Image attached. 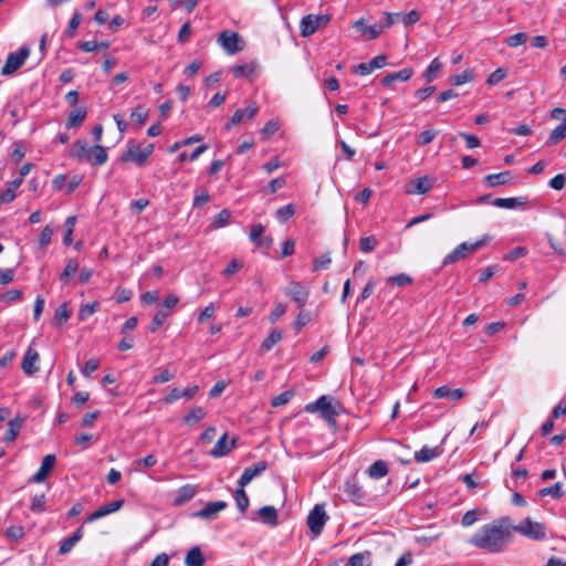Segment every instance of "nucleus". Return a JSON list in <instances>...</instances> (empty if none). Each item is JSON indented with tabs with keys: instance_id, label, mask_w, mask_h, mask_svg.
Wrapping results in <instances>:
<instances>
[{
	"instance_id": "nucleus-32",
	"label": "nucleus",
	"mask_w": 566,
	"mask_h": 566,
	"mask_svg": "<svg viewBox=\"0 0 566 566\" xmlns=\"http://www.w3.org/2000/svg\"><path fill=\"white\" fill-rule=\"evenodd\" d=\"M524 203L523 198H496L493 200V206L504 209H514Z\"/></svg>"
},
{
	"instance_id": "nucleus-9",
	"label": "nucleus",
	"mask_w": 566,
	"mask_h": 566,
	"mask_svg": "<svg viewBox=\"0 0 566 566\" xmlns=\"http://www.w3.org/2000/svg\"><path fill=\"white\" fill-rule=\"evenodd\" d=\"M218 43L228 54H235L243 49L241 36L233 31H222L218 36Z\"/></svg>"
},
{
	"instance_id": "nucleus-52",
	"label": "nucleus",
	"mask_w": 566,
	"mask_h": 566,
	"mask_svg": "<svg viewBox=\"0 0 566 566\" xmlns=\"http://www.w3.org/2000/svg\"><path fill=\"white\" fill-rule=\"evenodd\" d=\"M437 136V132L433 129H427L423 130L419 136L416 138V143L421 146H426L430 144Z\"/></svg>"
},
{
	"instance_id": "nucleus-5",
	"label": "nucleus",
	"mask_w": 566,
	"mask_h": 566,
	"mask_svg": "<svg viewBox=\"0 0 566 566\" xmlns=\"http://www.w3.org/2000/svg\"><path fill=\"white\" fill-rule=\"evenodd\" d=\"M304 410L308 413L319 412L323 419L335 423L334 417L337 412L327 396H321L316 401L305 405Z\"/></svg>"
},
{
	"instance_id": "nucleus-44",
	"label": "nucleus",
	"mask_w": 566,
	"mask_h": 566,
	"mask_svg": "<svg viewBox=\"0 0 566 566\" xmlns=\"http://www.w3.org/2000/svg\"><path fill=\"white\" fill-rule=\"evenodd\" d=\"M147 117L148 111L142 105H138L130 114L132 122L137 125H143L147 120Z\"/></svg>"
},
{
	"instance_id": "nucleus-4",
	"label": "nucleus",
	"mask_w": 566,
	"mask_h": 566,
	"mask_svg": "<svg viewBox=\"0 0 566 566\" xmlns=\"http://www.w3.org/2000/svg\"><path fill=\"white\" fill-rule=\"evenodd\" d=\"M514 531L533 541H542L546 537L545 525L534 522L530 517L523 520L518 525H513Z\"/></svg>"
},
{
	"instance_id": "nucleus-60",
	"label": "nucleus",
	"mask_w": 566,
	"mask_h": 566,
	"mask_svg": "<svg viewBox=\"0 0 566 566\" xmlns=\"http://www.w3.org/2000/svg\"><path fill=\"white\" fill-rule=\"evenodd\" d=\"M7 536L13 541H19L23 537L24 535V530L22 526L20 525H12L10 527L7 528V532H6Z\"/></svg>"
},
{
	"instance_id": "nucleus-49",
	"label": "nucleus",
	"mask_w": 566,
	"mask_h": 566,
	"mask_svg": "<svg viewBox=\"0 0 566 566\" xmlns=\"http://www.w3.org/2000/svg\"><path fill=\"white\" fill-rule=\"evenodd\" d=\"M378 244V241L375 237H364L359 241V248L363 253H368L373 251Z\"/></svg>"
},
{
	"instance_id": "nucleus-46",
	"label": "nucleus",
	"mask_w": 566,
	"mask_h": 566,
	"mask_svg": "<svg viewBox=\"0 0 566 566\" xmlns=\"http://www.w3.org/2000/svg\"><path fill=\"white\" fill-rule=\"evenodd\" d=\"M231 213L228 209H222L213 219L211 226L214 229L222 228L228 224Z\"/></svg>"
},
{
	"instance_id": "nucleus-15",
	"label": "nucleus",
	"mask_w": 566,
	"mask_h": 566,
	"mask_svg": "<svg viewBox=\"0 0 566 566\" xmlns=\"http://www.w3.org/2000/svg\"><path fill=\"white\" fill-rule=\"evenodd\" d=\"M474 252L471 243L463 242L459 244L455 249H453L442 261V265H448L451 263H455L467 256V254Z\"/></svg>"
},
{
	"instance_id": "nucleus-41",
	"label": "nucleus",
	"mask_w": 566,
	"mask_h": 566,
	"mask_svg": "<svg viewBox=\"0 0 566 566\" xmlns=\"http://www.w3.org/2000/svg\"><path fill=\"white\" fill-rule=\"evenodd\" d=\"M541 496H547L551 495L554 499H560L564 495L563 486L560 482L555 483L552 486L543 488L539 490Z\"/></svg>"
},
{
	"instance_id": "nucleus-55",
	"label": "nucleus",
	"mask_w": 566,
	"mask_h": 566,
	"mask_svg": "<svg viewBox=\"0 0 566 566\" xmlns=\"http://www.w3.org/2000/svg\"><path fill=\"white\" fill-rule=\"evenodd\" d=\"M22 297V291L18 289H12L7 291L0 296V301L4 303H12Z\"/></svg>"
},
{
	"instance_id": "nucleus-23",
	"label": "nucleus",
	"mask_w": 566,
	"mask_h": 566,
	"mask_svg": "<svg viewBox=\"0 0 566 566\" xmlns=\"http://www.w3.org/2000/svg\"><path fill=\"white\" fill-rule=\"evenodd\" d=\"M259 518L269 526H276L277 525V512L275 507L271 505L262 506L258 511Z\"/></svg>"
},
{
	"instance_id": "nucleus-40",
	"label": "nucleus",
	"mask_w": 566,
	"mask_h": 566,
	"mask_svg": "<svg viewBox=\"0 0 566 566\" xmlns=\"http://www.w3.org/2000/svg\"><path fill=\"white\" fill-rule=\"evenodd\" d=\"M75 223H76V217L75 216L67 217L65 222H64L65 234H64V238H63V243L65 245H70L72 243V241H73L72 235H73Z\"/></svg>"
},
{
	"instance_id": "nucleus-35",
	"label": "nucleus",
	"mask_w": 566,
	"mask_h": 566,
	"mask_svg": "<svg viewBox=\"0 0 566 566\" xmlns=\"http://www.w3.org/2000/svg\"><path fill=\"white\" fill-rule=\"evenodd\" d=\"M77 270H78V262H77V260L76 259H69L66 261V264H65V268H64L63 272L60 275V280L63 283L66 284L69 282L70 277L75 275Z\"/></svg>"
},
{
	"instance_id": "nucleus-64",
	"label": "nucleus",
	"mask_w": 566,
	"mask_h": 566,
	"mask_svg": "<svg viewBox=\"0 0 566 566\" xmlns=\"http://www.w3.org/2000/svg\"><path fill=\"white\" fill-rule=\"evenodd\" d=\"M98 366H99L98 359H95V358L88 359L82 369V375L84 377H90L91 374H93L98 368Z\"/></svg>"
},
{
	"instance_id": "nucleus-13",
	"label": "nucleus",
	"mask_w": 566,
	"mask_h": 566,
	"mask_svg": "<svg viewBox=\"0 0 566 566\" xmlns=\"http://www.w3.org/2000/svg\"><path fill=\"white\" fill-rule=\"evenodd\" d=\"M266 468L265 461H259L252 467L247 468L238 481L239 486L245 488L254 478L261 475Z\"/></svg>"
},
{
	"instance_id": "nucleus-24",
	"label": "nucleus",
	"mask_w": 566,
	"mask_h": 566,
	"mask_svg": "<svg viewBox=\"0 0 566 566\" xmlns=\"http://www.w3.org/2000/svg\"><path fill=\"white\" fill-rule=\"evenodd\" d=\"M440 453H441V451L439 450L438 447L429 448V447L424 446L420 450L415 452V460L418 463L430 462L431 460L439 457Z\"/></svg>"
},
{
	"instance_id": "nucleus-19",
	"label": "nucleus",
	"mask_w": 566,
	"mask_h": 566,
	"mask_svg": "<svg viewBox=\"0 0 566 566\" xmlns=\"http://www.w3.org/2000/svg\"><path fill=\"white\" fill-rule=\"evenodd\" d=\"M354 28L361 33V35L366 36L368 40H375L380 34V28L378 25H367L364 19H358L354 22Z\"/></svg>"
},
{
	"instance_id": "nucleus-34",
	"label": "nucleus",
	"mask_w": 566,
	"mask_h": 566,
	"mask_svg": "<svg viewBox=\"0 0 566 566\" xmlns=\"http://www.w3.org/2000/svg\"><path fill=\"white\" fill-rule=\"evenodd\" d=\"M258 64L255 62H251L248 64H240L235 65L231 69L232 74L235 77H242V76H251L255 70Z\"/></svg>"
},
{
	"instance_id": "nucleus-39",
	"label": "nucleus",
	"mask_w": 566,
	"mask_h": 566,
	"mask_svg": "<svg viewBox=\"0 0 566 566\" xmlns=\"http://www.w3.org/2000/svg\"><path fill=\"white\" fill-rule=\"evenodd\" d=\"M234 501L240 512H244L249 506V497L244 491V488L239 486L234 492Z\"/></svg>"
},
{
	"instance_id": "nucleus-61",
	"label": "nucleus",
	"mask_w": 566,
	"mask_h": 566,
	"mask_svg": "<svg viewBox=\"0 0 566 566\" xmlns=\"http://www.w3.org/2000/svg\"><path fill=\"white\" fill-rule=\"evenodd\" d=\"M216 313V305L213 303H210L207 305L198 315V322L205 323L206 321L210 319Z\"/></svg>"
},
{
	"instance_id": "nucleus-37",
	"label": "nucleus",
	"mask_w": 566,
	"mask_h": 566,
	"mask_svg": "<svg viewBox=\"0 0 566 566\" xmlns=\"http://www.w3.org/2000/svg\"><path fill=\"white\" fill-rule=\"evenodd\" d=\"M509 171L491 174L484 177V182L488 184L490 187L504 185L509 180Z\"/></svg>"
},
{
	"instance_id": "nucleus-45",
	"label": "nucleus",
	"mask_w": 566,
	"mask_h": 566,
	"mask_svg": "<svg viewBox=\"0 0 566 566\" xmlns=\"http://www.w3.org/2000/svg\"><path fill=\"white\" fill-rule=\"evenodd\" d=\"M295 213V208L293 205L289 203L279 208L275 212L277 220L281 223L286 222L293 214Z\"/></svg>"
},
{
	"instance_id": "nucleus-57",
	"label": "nucleus",
	"mask_w": 566,
	"mask_h": 566,
	"mask_svg": "<svg viewBox=\"0 0 566 566\" xmlns=\"http://www.w3.org/2000/svg\"><path fill=\"white\" fill-rule=\"evenodd\" d=\"M293 397V392L292 391H284V392H281L280 395L275 396L273 399H272V406L273 407H281L285 403H287Z\"/></svg>"
},
{
	"instance_id": "nucleus-59",
	"label": "nucleus",
	"mask_w": 566,
	"mask_h": 566,
	"mask_svg": "<svg viewBox=\"0 0 566 566\" xmlns=\"http://www.w3.org/2000/svg\"><path fill=\"white\" fill-rule=\"evenodd\" d=\"M505 77H506V71L500 67V69H496L494 72H492L489 75L486 83L490 85H494V84H497L501 81H503Z\"/></svg>"
},
{
	"instance_id": "nucleus-11",
	"label": "nucleus",
	"mask_w": 566,
	"mask_h": 566,
	"mask_svg": "<svg viewBox=\"0 0 566 566\" xmlns=\"http://www.w3.org/2000/svg\"><path fill=\"white\" fill-rule=\"evenodd\" d=\"M433 186V181L431 178L424 176L417 178L415 180H410L405 188L406 193L408 195H424L431 190Z\"/></svg>"
},
{
	"instance_id": "nucleus-25",
	"label": "nucleus",
	"mask_w": 566,
	"mask_h": 566,
	"mask_svg": "<svg viewBox=\"0 0 566 566\" xmlns=\"http://www.w3.org/2000/svg\"><path fill=\"white\" fill-rule=\"evenodd\" d=\"M344 492L355 503H360V501L364 499V492L361 488L354 480H348L345 482Z\"/></svg>"
},
{
	"instance_id": "nucleus-56",
	"label": "nucleus",
	"mask_w": 566,
	"mask_h": 566,
	"mask_svg": "<svg viewBox=\"0 0 566 566\" xmlns=\"http://www.w3.org/2000/svg\"><path fill=\"white\" fill-rule=\"evenodd\" d=\"M279 128H280L279 122L275 119H271L261 129V134L263 135L264 138H268V137L272 136L273 134H275L279 130Z\"/></svg>"
},
{
	"instance_id": "nucleus-14",
	"label": "nucleus",
	"mask_w": 566,
	"mask_h": 566,
	"mask_svg": "<svg viewBox=\"0 0 566 566\" xmlns=\"http://www.w3.org/2000/svg\"><path fill=\"white\" fill-rule=\"evenodd\" d=\"M235 447V439H228V433L219 438L214 447L210 451L213 458H221L227 455Z\"/></svg>"
},
{
	"instance_id": "nucleus-31",
	"label": "nucleus",
	"mask_w": 566,
	"mask_h": 566,
	"mask_svg": "<svg viewBox=\"0 0 566 566\" xmlns=\"http://www.w3.org/2000/svg\"><path fill=\"white\" fill-rule=\"evenodd\" d=\"M205 563L201 551L198 546L192 547L186 555V566H202Z\"/></svg>"
},
{
	"instance_id": "nucleus-36",
	"label": "nucleus",
	"mask_w": 566,
	"mask_h": 566,
	"mask_svg": "<svg viewBox=\"0 0 566 566\" xmlns=\"http://www.w3.org/2000/svg\"><path fill=\"white\" fill-rule=\"evenodd\" d=\"M206 410L202 407H195L188 415L184 417V422L187 424H195L206 417Z\"/></svg>"
},
{
	"instance_id": "nucleus-8",
	"label": "nucleus",
	"mask_w": 566,
	"mask_h": 566,
	"mask_svg": "<svg viewBox=\"0 0 566 566\" xmlns=\"http://www.w3.org/2000/svg\"><path fill=\"white\" fill-rule=\"evenodd\" d=\"M122 163H134L138 167L147 164L145 155L142 153V146L136 140L129 139L126 144V150L120 155Z\"/></svg>"
},
{
	"instance_id": "nucleus-26",
	"label": "nucleus",
	"mask_w": 566,
	"mask_h": 566,
	"mask_svg": "<svg viewBox=\"0 0 566 566\" xmlns=\"http://www.w3.org/2000/svg\"><path fill=\"white\" fill-rule=\"evenodd\" d=\"M86 117V108L85 107H76L72 109L69 114L66 126L69 128H75L80 126Z\"/></svg>"
},
{
	"instance_id": "nucleus-7",
	"label": "nucleus",
	"mask_w": 566,
	"mask_h": 566,
	"mask_svg": "<svg viewBox=\"0 0 566 566\" xmlns=\"http://www.w3.org/2000/svg\"><path fill=\"white\" fill-rule=\"evenodd\" d=\"M327 520L328 516L324 505L316 504L313 510H311L306 521L311 533H313L314 536L321 535Z\"/></svg>"
},
{
	"instance_id": "nucleus-18",
	"label": "nucleus",
	"mask_w": 566,
	"mask_h": 566,
	"mask_svg": "<svg viewBox=\"0 0 566 566\" xmlns=\"http://www.w3.org/2000/svg\"><path fill=\"white\" fill-rule=\"evenodd\" d=\"M39 353L29 348L22 360V369L27 375H33L39 370L36 363L39 361Z\"/></svg>"
},
{
	"instance_id": "nucleus-6",
	"label": "nucleus",
	"mask_w": 566,
	"mask_h": 566,
	"mask_svg": "<svg viewBox=\"0 0 566 566\" xmlns=\"http://www.w3.org/2000/svg\"><path fill=\"white\" fill-rule=\"evenodd\" d=\"M29 55L30 49L28 46H21L18 51L9 53L1 69V74L4 76L12 75L24 64Z\"/></svg>"
},
{
	"instance_id": "nucleus-33",
	"label": "nucleus",
	"mask_w": 566,
	"mask_h": 566,
	"mask_svg": "<svg viewBox=\"0 0 566 566\" xmlns=\"http://www.w3.org/2000/svg\"><path fill=\"white\" fill-rule=\"evenodd\" d=\"M283 337L280 329H273L261 344V350L269 352L276 345Z\"/></svg>"
},
{
	"instance_id": "nucleus-12",
	"label": "nucleus",
	"mask_w": 566,
	"mask_h": 566,
	"mask_svg": "<svg viewBox=\"0 0 566 566\" xmlns=\"http://www.w3.org/2000/svg\"><path fill=\"white\" fill-rule=\"evenodd\" d=\"M55 462H56V458L54 454H46L42 459L39 470L30 479V482H32V483L43 482L48 478V475L52 471V469L54 468Z\"/></svg>"
},
{
	"instance_id": "nucleus-51",
	"label": "nucleus",
	"mask_w": 566,
	"mask_h": 566,
	"mask_svg": "<svg viewBox=\"0 0 566 566\" xmlns=\"http://www.w3.org/2000/svg\"><path fill=\"white\" fill-rule=\"evenodd\" d=\"M54 230L51 226L44 227L39 235L40 248H45L51 242Z\"/></svg>"
},
{
	"instance_id": "nucleus-30",
	"label": "nucleus",
	"mask_w": 566,
	"mask_h": 566,
	"mask_svg": "<svg viewBox=\"0 0 566 566\" xmlns=\"http://www.w3.org/2000/svg\"><path fill=\"white\" fill-rule=\"evenodd\" d=\"M564 138H566V120L562 122V124H559L557 127H555L551 132V134L546 140V145L551 146V145L558 144Z\"/></svg>"
},
{
	"instance_id": "nucleus-54",
	"label": "nucleus",
	"mask_w": 566,
	"mask_h": 566,
	"mask_svg": "<svg viewBox=\"0 0 566 566\" xmlns=\"http://www.w3.org/2000/svg\"><path fill=\"white\" fill-rule=\"evenodd\" d=\"M527 40L526 33L518 32L507 38L506 44L511 48H517L524 44Z\"/></svg>"
},
{
	"instance_id": "nucleus-17",
	"label": "nucleus",
	"mask_w": 566,
	"mask_h": 566,
	"mask_svg": "<svg viewBox=\"0 0 566 566\" xmlns=\"http://www.w3.org/2000/svg\"><path fill=\"white\" fill-rule=\"evenodd\" d=\"M228 506L227 502L224 501H214V502H208L203 509L200 511L193 513V516L200 517L203 520H210L217 513L221 512Z\"/></svg>"
},
{
	"instance_id": "nucleus-22",
	"label": "nucleus",
	"mask_w": 566,
	"mask_h": 566,
	"mask_svg": "<svg viewBox=\"0 0 566 566\" xmlns=\"http://www.w3.org/2000/svg\"><path fill=\"white\" fill-rule=\"evenodd\" d=\"M24 418L17 416L15 418L11 419L8 423V430L3 437V441L6 442H12L17 439L22 424H23Z\"/></svg>"
},
{
	"instance_id": "nucleus-29",
	"label": "nucleus",
	"mask_w": 566,
	"mask_h": 566,
	"mask_svg": "<svg viewBox=\"0 0 566 566\" xmlns=\"http://www.w3.org/2000/svg\"><path fill=\"white\" fill-rule=\"evenodd\" d=\"M72 312L69 310L67 303H62L54 313L53 325L55 327L63 326L71 317Z\"/></svg>"
},
{
	"instance_id": "nucleus-53",
	"label": "nucleus",
	"mask_w": 566,
	"mask_h": 566,
	"mask_svg": "<svg viewBox=\"0 0 566 566\" xmlns=\"http://www.w3.org/2000/svg\"><path fill=\"white\" fill-rule=\"evenodd\" d=\"M243 268V263L237 259H232L229 264L224 268L222 271V275L229 277L233 274H235L238 271H240Z\"/></svg>"
},
{
	"instance_id": "nucleus-3",
	"label": "nucleus",
	"mask_w": 566,
	"mask_h": 566,
	"mask_svg": "<svg viewBox=\"0 0 566 566\" xmlns=\"http://www.w3.org/2000/svg\"><path fill=\"white\" fill-rule=\"evenodd\" d=\"M331 21L328 14H307L300 22V34L303 38H310L317 30L325 28Z\"/></svg>"
},
{
	"instance_id": "nucleus-43",
	"label": "nucleus",
	"mask_w": 566,
	"mask_h": 566,
	"mask_svg": "<svg viewBox=\"0 0 566 566\" xmlns=\"http://www.w3.org/2000/svg\"><path fill=\"white\" fill-rule=\"evenodd\" d=\"M472 78H473L472 71L467 70L460 74L450 76L449 82L451 85L459 86V85H462V84H465V83L472 81Z\"/></svg>"
},
{
	"instance_id": "nucleus-62",
	"label": "nucleus",
	"mask_w": 566,
	"mask_h": 566,
	"mask_svg": "<svg viewBox=\"0 0 566 566\" xmlns=\"http://www.w3.org/2000/svg\"><path fill=\"white\" fill-rule=\"evenodd\" d=\"M286 304L277 303L275 307L270 313L269 319L271 323L276 322L281 316H283L286 312Z\"/></svg>"
},
{
	"instance_id": "nucleus-58",
	"label": "nucleus",
	"mask_w": 566,
	"mask_h": 566,
	"mask_svg": "<svg viewBox=\"0 0 566 566\" xmlns=\"http://www.w3.org/2000/svg\"><path fill=\"white\" fill-rule=\"evenodd\" d=\"M311 321L310 313L304 312V310H300V313L297 314V317L294 322V326L296 331H300L304 326H306Z\"/></svg>"
},
{
	"instance_id": "nucleus-50",
	"label": "nucleus",
	"mask_w": 566,
	"mask_h": 566,
	"mask_svg": "<svg viewBox=\"0 0 566 566\" xmlns=\"http://www.w3.org/2000/svg\"><path fill=\"white\" fill-rule=\"evenodd\" d=\"M45 495L44 494H36L32 497L30 510L34 513H41L45 509Z\"/></svg>"
},
{
	"instance_id": "nucleus-47",
	"label": "nucleus",
	"mask_w": 566,
	"mask_h": 566,
	"mask_svg": "<svg viewBox=\"0 0 566 566\" xmlns=\"http://www.w3.org/2000/svg\"><path fill=\"white\" fill-rule=\"evenodd\" d=\"M442 69V63L439 61V59H433L431 63L428 65L424 77L428 82L433 81L436 77V74Z\"/></svg>"
},
{
	"instance_id": "nucleus-21",
	"label": "nucleus",
	"mask_w": 566,
	"mask_h": 566,
	"mask_svg": "<svg viewBox=\"0 0 566 566\" xmlns=\"http://www.w3.org/2000/svg\"><path fill=\"white\" fill-rule=\"evenodd\" d=\"M465 396L464 390L457 388L450 389L448 386L438 387L433 391V397L437 399L450 398L452 400H461Z\"/></svg>"
},
{
	"instance_id": "nucleus-16",
	"label": "nucleus",
	"mask_w": 566,
	"mask_h": 566,
	"mask_svg": "<svg viewBox=\"0 0 566 566\" xmlns=\"http://www.w3.org/2000/svg\"><path fill=\"white\" fill-rule=\"evenodd\" d=\"M198 493V486L193 484H185L180 486L175 494V499L172 501L175 506H180L184 503L190 501Z\"/></svg>"
},
{
	"instance_id": "nucleus-63",
	"label": "nucleus",
	"mask_w": 566,
	"mask_h": 566,
	"mask_svg": "<svg viewBox=\"0 0 566 566\" xmlns=\"http://www.w3.org/2000/svg\"><path fill=\"white\" fill-rule=\"evenodd\" d=\"M159 300L158 291H148L140 295V301L145 305H153Z\"/></svg>"
},
{
	"instance_id": "nucleus-2",
	"label": "nucleus",
	"mask_w": 566,
	"mask_h": 566,
	"mask_svg": "<svg viewBox=\"0 0 566 566\" xmlns=\"http://www.w3.org/2000/svg\"><path fill=\"white\" fill-rule=\"evenodd\" d=\"M71 155L73 158L91 164L92 166H102L108 158L105 147L98 144L88 146L87 142L82 139L74 143Z\"/></svg>"
},
{
	"instance_id": "nucleus-38",
	"label": "nucleus",
	"mask_w": 566,
	"mask_h": 566,
	"mask_svg": "<svg viewBox=\"0 0 566 566\" xmlns=\"http://www.w3.org/2000/svg\"><path fill=\"white\" fill-rule=\"evenodd\" d=\"M169 316V312L166 310H158L155 315L153 316V319L149 325L150 332L158 331L161 325L166 322L167 317Z\"/></svg>"
},
{
	"instance_id": "nucleus-48",
	"label": "nucleus",
	"mask_w": 566,
	"mask_h": 566,
	"mask_svg": "<svg viewBox=\"0 0 566 566\" xmlns=\"http://www.w3.org/2000/svg\"><path fill=\"white\" fill-rule=\"evenodd\" d=\"M98 310V303L94 302L91 304H85L81 306L78 311V319L80 321H86L91 315H93Z\"/></svg>"
},
{
	"instance_id": "nucleus-20",
	"label": "nucleus",
	"mask_w": 566,
	"mask_h": 566,
	"mask_svg": "<svg viewBox=\"0 0 566 566\" xmlns=\"http://www.w3.org/2000/svg\"><path fill=\"white\" fill-rule=\"evenodd\" d=\"M412 76V70L409 67L402 69L398 72L390 73L381 80V84L386 87L391 86L396 81L407 82Z\"/></svg>"
},
{
	"instance_id": "nucleus-42",
	"label": "nucleus",
	"mask_w": 566,
	"mask_h": 566,
	"mask_svg": "<svg viewBox=\"0 0 566 566\" xmlns=\"http://www.w3.org/2000/svg\"><path fill=\"white\" fill-rule=\"evenodd\" d=\"M386 282L397 286H406L412 283V277L406 273H399L387 277Z\"/></svg>"
},
{
	"instance_id": "nucleus-10",
	"label": "nucleus",
	"mask_w": 566,
	"mask_h": 566,
	"mask_svg": "<svg viewBox=\"0 0 566 566\" xmlns=\"http://www.w3.org/2000/svg\"><path fill=\"white\" fill-rule=\"evenodd\" d=\"M285 295L293 300L300 310L307 303L310 291L300 282H292L284 291Z\"/></svg>"
},
{
	"instance_id": "nucleus-1",
	"label": "nucleus",
	"mask_w": 566,
	"mask_h": 566,
	"mask_svg": "<svg viewBox=\"0 0 566 566\" xmlns=\"http://www.w3.org/2000/svg\"><path fill=\"white\" fill-rule=\"evenodd\" d=\"M513 541V525L509 517L503 516L482 525L468 543L475 548L489 553H503Z\"/></svg>"
},
{
	"instance_id": "nucleus-28",
	"label": "nucleus",
	"mask_w": 566,
	"mask_h": 566,
	"mask_svg": "<svg viewBox=\"0 0 566 566\" xmlns=\"http://www.w3.org/2000/svg\"><path fill=\"white\" fill-rule=\"evenodd\" d=\"M346 566H371V553L366 551L352 555Z\"/></svg>"
},
{
	"instance_id": "nucleus-27",
	"label": "nucleus",
	"mask_w": 566,
	"mask_h": 566,
	"mask_svg": "<svg viewBox=\"0 0 566 566\" xmlns=\"http://www.w3.org/2000/svg\"><path fill=\"white\" fill-rule=\"evenodd\" d=\"M369 478L378 480L388 474V465L384 460L375 461L367 470Z\"/></svg>"
}]
</instances>
